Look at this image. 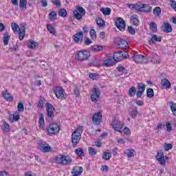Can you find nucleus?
<instances>
[{
	"instance_id": "obj_60",
	"label": "nucleus",
	"mask_w": 176,
	"mask_h": 176,
	"mask_svg": "<svg viewBox=\"0 0 176 176\" xmlns=\"http://www.w3.org/2000/svg\"><path fill=\"white\" fill-rule=\"evenodd\" d=\"M89 78L90 79H93V80H97V78H98V75H97L96 74L91 73L89 74Z\"/></svg>"
},
{
	"instance_id": "obj_17",
	"label": "nucleus",
	"mask_w": 176,
	"mask_h": 176,
	"mask_svg": "<svg viewBox=\"0 0 176 176\" xmlns=\"http://www.w3.org/2000/svg\"><path fill=\"white\" fill-rule=\"evenodd\" d=\"M83 173V168L80 166H76L72 170V174L73 176H79Z\"/></svg>"
},
{
	"instance_id": "obj_40",
	"label": "nucleus",
	"mask_w": 176,
	"mask_h": 176,
	"mask_svg": "<svg viewBox=\"0 0 176 176\" xmlns=\"http://www.w3.org/2000/svg\"><path fill=\"white\" fill-rule=\"evenodd\" d=\"M135 93H137V89L134 87H131L129 90V97H133L135 96Z\"/></svg>"
},
{
	"instance_id": "obj_20",
	"label": "nucleus",
	"mask_w": 176,
	"mask_h": 176,
	"mask_svg": "<svg viewBox=\"0 0 176 176\" xmlns=\"http://www.w3.org/2000/svg\"><path fill=\"white\" fill-rule=\"evenodd\" d=\"M161 85L162 87H165V89H170L171 87V82L168 79L164 78L161 80Z\"/></svg>"
},
{
	"instance_id": "obj_33",
	"label": "nucleus",
	"mask_w": 176,
	"mask_h": 176,
	"mask_svg": "<svg viewBox=\"0 0 176 176\" xmlns=\"http://www.w3.org/2000/svg\"><path fill=\"white\" fill-rule=\"evenodd\" d=\"M48 16L51 21H56V20L57 19V13H56V12L54 11H52L51 12H50Z\"/></svg>"
},
{
	"instance_id": "obj_19",
	"label": "nucleus",
	"mask_w": 176,
	"mask_h": 176,
	"mask_svg": "<svg viewBox=\"0 0 176 176\" xmlns=\"http://www.w3.org/2000/svg\"><path fill=\"white\" fill-rule=\"evenodd\" d=\"M157 42H162V37L156 35H152L151 40L149 41L150 45H153Z\"/></svg>"
},
{
	"instance_id": "obj_37",
	"label": "nucleus",
	"mask_w": 176,
	"mask_h": 176,
	"mask_svg": "<svg viewBox=\"0 0 176 176\" xmlns=\"http://www.w3.org/2000/svg\"><path fill=\"white\" fill-rule=\"evenodd\" d=\"M58 14L60 17H67V10L64 8L59 9Z\"/></svg>"
},
{
	"instance_id": "obj_5",
	"label": "nucleus",
	"mask_w": 176,
	"mask_h": 176,
	"mask_svg": "<svg viewBox=\"0 0 176 176\" xmlns=\"http://www.w3.org/2000/svg\"><path fill=\"white\" fill-rule=\"evenodd\" d=\"M115 25L120 31H125L126 30V22H124V19L121 17L117 18L115 21Z\"/></svg>"
},
{
	"instance_id": "obj_50",
	"label": "nucleus",
	"mask_w": 176,
	"mask_h": 176,
	"mask_svg": "<svg viewBox=\"0 0 176 176\" xmlns=\"http://www.w3.org/2000/svg\"><path fill=\"white\" fill-rule=\"evenodd\" d=\"M17 109L19 112H24V104L21 102L18 103Z\"/></svg>"
},
{
	"instance_id": "obj_32",
	"label": "nucleus",
	"mask_w": 176,
	"mask_h": 176,
	"mask_svg": "<svg viewBox=\"0 0 176 176\" xmlns=\"http://www.w3.org/2000/svg\"><path fill=\"white\" fill-rule=\"evenodd\" d=\"M2 130L4 133H9L10 131V125L8 124V122H4L3 124L2 125Z\"/></svg>"
},
{
	"instance_id": "obj_38",
	"label": "nucleus",
	"mask_w": 176,
	"mask_h": 176,
	"mask_svg": "<svg viewBox=\"0 0 176 176\" xmlns=\"http://www.w3.org/2000/svg\"><path fill=\"white\" fill-rule=\"evenodd\" d=\"M150 30L152 32H157V24L155 22L150 23Z\"/></svg>"
},
{
	"instance_id": "obj_6",
	"label": "nucleus",
	"mask_w": 176,
	"mask_h": 176,
	"mask_svg": "<svg viewBox=\"0 0 176 176\" xmlns=\"http://www.w3.org/2000/svg\"><path fill=\"white\" fill-rule=\"evenodd\" d=\"M100 89L98 88H93L91 91V100L93 102H97L100 100Z\"/></svg>"
},
{
	"instance_id": "obj_62",
	"label": "nucleus",
	"mask_w": 176,
	"mask_h": 176,
	"mask_svg": "<svg viewBox=\"0 0 176 176\" xmlns=\"http://www.w3.org/2000/svg\"><path fill=\"white\" fill-rule=\"evenodd\" d=\"M128 31L132 35H134L135 34V30H134V28H133L132 26H129L128 27Z\"/></svg>"
},
{
	"instance_id": "obj_3",
	"label": "nucleus",
	"mask_w": 176,
	"mask_h": 176,
	"mask_svg": "<svg viewBox=\"0 0 176 176\" xmlns=\"http://www.w3.org/2000/svg\"><path fill=\"white\" fill-rule=\"evenodd\" d=\"M90 57V52L87 50L78 51L76 55V58L78 61H85V60H89Z\"/></svg>"
},
{
	"instance_id": "obj_35",
	"label": "nucleus",
	"mask_w": 176,
	"mask_h": 176,
	"mask_svg": "<svg viewBox=\"0 0 176 176\" xmlns=\"http://www.w3.org/2000/svg\"><path fill=\"white\" fill-rule=\"evenodd\" d=\"M11 27L14 34H19V32L20 31V28L19 27V25H17L16 23H12L11 24Z\"/></svg>"
},
{
	"instance_id": "obj_7",
	"label": "nucleus",
	"mask_w": 176,
	"mask_h": 176,
	"mask_svg": "<svg viewBox=\"0 0 176 176\" xmlns=\"http://www.w3.org/2000/svg\"><path fill=\"white\" fill-rule=\"evenodd\" d=\"M132 58L138 64H146L148 63V59L143 55H135Z\"/></svg>"
},
{
	"instance_id": "obj_8",
	"label": "nucleus",
	"mask_w": 176,
	"mask_h": 176,
	"mask_svg": "<svg viewBox=\"0 0 176 176\" xmlns=\"http://www.w3.org/2000/svg\"><path fill=\"white\" fill-rule=\"evenodd\" d=\"M45 107L48 118L53 119V118H54V107L50 103H46Z\"/></svg>"
},
{
	"instance_id": "obj_46",
	"label": "nucleus",
	"mask_w": 176,
	"mask_h": 176,
	"mask_svg": "<svg viewBox=\"0 0 176 176\" xmlns=\"http://www.w3.org/2000/svg\"><path fill=\"white\" fill-rule=\"evenodd\" d=\"M117 69L118 72H122V74H129V71L123 66H118Z\"/></svg>"
},
{
	"instance_id": "obj_15",
	"label": "nucleus",
	"mask_w": 176,
	"mask_h": 176,
	"mask_svg": "<svg viewBox=\"0 0 176 176\" xmlns=\"http://www.w3.org/2000/svg\"><path fill=\"white\" fill-rule=\"evenodd\" d=\"M73 41L75 42V43H82L83 41V32L80 31L79 32L76 33L73 36Z\"/></svg>"
},
{
	"instance_id": "obj_13",
	"label": "nucleus",
	"mask_w": 176,
	"mask_h": 176,
	"mask_svg": "<svg viewBox=\"0 0 176 176\" xmlns=\"http://www.w3.org/2000/svg\"><path fill=\"white\" fill-rule=\"evenodd\" d=\"M111 126L115 131H118V133L122 132V129H123V124L120 121L114 120L111 123Z\"/></svg>"
},
{
	"instance_id": "obj_49",
	"label": "nucleus",
	"mask_w": 176,
	"mask_h": 176,
	"mask_svg": "<svg viewBox=\"0 0 176 176\" xmlns=\"http://www.w3.org/2000/svg\"><path fill=\"white\" fill-rule=\"evenodd\" d=\"M134 149H126V156L128 157H133L134 156Z\"/></svg>"
},
{
	"instance_id": "obj_56",
	"label": "nucleus",
	"mask_w": 176,
	"mask_h": 176,
	"mask_svg": "<svg viewBox=\"0 0 176 176\" xmlns=\"http://www.w3.org/2000/svg\"><path fill=\"white\" fill-rule=\"evenodd\" d=\"M89 34L92 39H96V30L94 29H92L90 30Z\"/></svg>"
},
{
	"instance_id": "obj_21",
	"label": "nucleus",
	"mask_w": 176,
	"mask_h": 176,
	"mask_svg": "<svg viewBox=\"0 0 176 176\" xmlns=\"http://www.w3.org/2000/svg\"><path fill=\"white\" fill-rule=\"evenodd\" d=\"M151 63H154V64H160V58H159V56L157 54L153 53L151 54Z\"/></svg>"
},
{
	"instance_id": "obj_1",
	"label": "nucleus",
	"mask_w": 176,
	"mask_h": 176,
	"mask_svg": "<svg viewBox=\"0 0 176 176\" xmlns=\"http://www.w3.org/2000/svg\"><path fill=\"white\" fill-rule=\"evenodd\" d=\"M128 8L133 10H138V12H144L149 13L152 11V7L147 4H142L141 3H136L133 4H127Z\"/></svg>"
},
{
	"instance_id": "obj_45",
	"label": "nucleus",
	"mask_w": 176,
	"mask_h": 176,
	"mask_svg": "<svg viewBox=\"0 0 176 176\" xmlns=\"http://www.w3.org/2000/svg\"><path fill=\"white\" fill-rule=\"evenodd\" d=\"M41 147L43 148V152H50L51 151L50 146L47 144H41Z\"/></svg>"
},
{
	"instance_id": "obj_63",
	"label": "nucleus",
	"mask_w": 176,
	"mask_h": 176,
	"mask_svg": "<svg viewBox=\"0 0 176 176\" xmlns=\"http://www.w3.org/2000/svg\"><path fill=\"white\" fill-rule=\"evenodd\" d=\"M166 131L170 132L173 130V127H171V124L170 122H166Z\"/></svg>"
},
{
	"instance_id": "obj_52",
	"label": "nucleus",
	"mask_w": 176,
	"mask_h": 176,
	"mask_svg": "<svg viewBox=\"0 0 176 176\" xmlns=\"http://www.w3.org/2000/svg\"><path fill=\"white\" fill-rule=\"evenodd\" d=\"M20 120V115H13L12 118V117L10 118V120L11 122H17L18 120Z\"/></svg>"
},
{
	"instance_id": "obj_57",
	"label": "nucleus",
	"mask_w": 176,
	"mask_h": 176,
	"mask_svg": "<svg viewBox=\"0 0 176 176\" xmlns=\"http://www.w3.org/2000/svg\"><path fill=\"white\" fill-rule=\"evenodd\" d=\"M52 2L55 6H57L58 8H60L61 6V2H60V0H52Z\"/></svg>"
},
{
	"instance_id": "obj_18",
	"label": "nucleus",
	"mask_w": 176,
	"mask_h": 176,
	"mask_svg": "<svg viewBox=\"0 0 176 176\" xmlns=\"http://www.w3.org/2000/svg\"><path fill=\"white\" fill-rule=\"evenodd\" d=\"M113 59H114V61H122V60H124V56H123V52L114 53Z\"/></svg>"
},
{
	"instance_id": "obj_22",
	"label": "nucleus",
	"mask_w": 176,
	"mask_h": 176,
	"mask_svg": "<svg viewBox=\"0 0 176 176\" xmlns=\"http://www.w3.org/2000/svg\"><path fill=\"white\" fill-rule=\"evenodd\" d=\"M54 160L55 163H56L57 164H62V166H63L64 155H58L55 157Z\"/></svg>"
},
{
	"instance_id": "obj_11",
	"label": "nucleus",
	"mask_w": 176,
	"mask_h": 176,
	"mask_svg": "<svg viewBox=\"0 0 176 176\" xmlns=\"http://www.w3.org/2000/svg\"><path fill=\"white\" fill-rule=\"evenodd\" d=\"M155 157L161 166H163V167L166 166V159L164 158L163 151H159Z\"/></svg>"
},
{
	"instance_id": "obj_61",
	"label": "nucleus",
	"mask_w": 176,
	"mask_h": 176,
	"mask_svg": "<svg viewBox=\"0 0 176 176\" xmlns=\"http://www.w3.org/2000/svg\"><path fill=\"white\" fill-rule=\"evenodd\" d=\"M164 127H166V125L164 124L159 122L157 126V130H158L157 131H159V130H162V129H164Z\"/></svg>"
},
{
	"instance_id": "obj_58",
	"label": "nucleus",
	"mask_w": 176,
	"mask_h": 176,
	"mask_svg": "<svg viewBox=\"0 0 176 176\" xmlns=\"http://www.w3.org/2000/svg\"><path fill=\"white\" fill-rule=\"evenodd\" d=\"M164 146L165 151H170V149H173V144H165Z\"/></svg>"
},
{
	"instance_id": "obj_47",
	"label": "nucleus",
	"mask_w": 176,
	"mask_h": 176,
	"mask_svg": "<svg viewBox=\"0 0 176 176\" xmlns=\"http://www.w3.org/2000/svg\"><path fill=\"white\" fill-rule=\"evenodd\" d=\"M91 49L94 52H101L102 50V46L95 45L91 47Z\"/></svg>"
},
{
	"instance_id": "obj_54",
	"label": "nucleus",
	"mask_w": 176,
	"mask_h": 176,
	"mask_svg": "<svg viewBox=\"0 0 176 176\" xmlns=\"http://www.w3.org/2000/svg\"><path fill=\"white\" fill-rule=\"evenodd\" d=\"M88 151H89V155H97V150H95V148L93 147H89L88 148Z\"/></svg>"
},
{
	"instance_id": "obj_14",
	"label": "nucleus",
	"mask_w": 176,
	"mask_h": 176,
	"mask_svg": "<svg viewBox=\"0 0 176 176\" xmlns=\"http://www.w3.org/2000/svg\"><path fill=\"white\" fill-rule=\"evenodd\" d=\"M138 91L136 93V96L138 98H141L144 91H145V85L142 83H138Z\"/></svg>"
},
{
	"instance_id": "obj_4",
	"label": "nucleus",
	"mask_w": 176,
	"mask_h": 176,
	"mask_svg": "<svg viewBox=\"0 0 176 176\" xmlns=\"http://www.w3.org/2000/svg\"><path fill=\"white\" fill-rule=\"evenodd\" d=\"M115 42L119 49H129V43L126 40L117 37L115 39Z\"/></svg>"
},
{
	"instance_id": "obj_51",
	"label": "nucleus",
	"mask_w": 176,
	"mask_h": 176,
	"mask_svg": "<svg viewBox=\"0 0 176 176\" xmlns=\"http://www.w3.org/2000/svg\"><path fill=\"white\" fill-rule=\"evenodd\" d=\"M96 23L98 25H99V27H104L105 25V22L104 20L101 19V18H99L96 20Z\"/></svg>"
},
{
	"instance_id": "obj_9",
	"label": "nucleus",
	"mask_w": 176,
	"mask_h": 176,
	"mask_svg": "<svg viewBox=\"0 0 176 176\" xmlns=\"http://www.w3.org/2000/svg\"><path fill=\"white\" fill-rule=\"evenodd\" d=\"M55 96L58 100H63L65 96V91L61 87H56L54 91Z\"/></svg>"
},
{
	"instance_id": "obj_10",
	"label": "nucleus",
	"mask_w": 176,
	"mask_h": 176,
	"mask_svg": "<svg viewBox=\"0 0 176 176\" xmlns=\"http://www.w3.org/2000/svg\"><path fill=\"white\" fill-rule=\"evenodd\" d=\"M60 131V126L56 123L52 122L50 124L48 129L49 134H56Z\"/></svg>"
},
{
	"instance_id": "obj_23",
	"label": "nucleus",
	"mask_w": 176,
	"mask_h": 176,
	"mask_svg": "<svg viewBox=\"0 0 176 176\" xmlns=\"http://www.w3.org/2000/svg\"><path fill=\"white\" fill-rule=\"evenodd\" d=\"M9 41H10V35H9L8 32L4 33L3 37V42L5 46H8V45H9Z\"/></svg>"
},
{
	"instance_id": "obj_48",
	"label": "nucleus",
	"mask_w": 176,
	"mask_h": 176,
	"mask_svg": "<svg viewBox=\"0 0 176 176\" xmlns=\"http://www.w3.org/2000/svg\"><path fill=\"white\" fill-rule=\"evenodd\" d=\"M77 12H78V13L81 14H83L84 16L85 14H86V11L85 10V8L80 6H77Z\"/></svg>"
},
{
	"instance_id": "obj_59",
	"label": "nucleus",
	"mask_w": 176,
	"mask_h": 176,
	"mask_svg": "<svg viewBox=\"0 0 176 176\" xmlns=\"http://www.w3.org/2000/svg\"><path fill=\"white\" fill-rule=\"evenodd\" d=\"M171 3H170V6L171 8L174 10L175 12H176V1L174 0H170Z\"/></svg>"
},
{
	"instance_id": "obj_12",
	"label": "nucleus",
	"mask_w": 176,
	"mask_h": 176,
	"mask_svg": "<svg viewBox=\"0 0 176 176\" xmlns=\"http://www.w3.org/2000/svg\"><path fill=\"white\" fill-rule=\"evenodd\" d=\"M92 122L94 124H100L101 122H102V114L101 112L96 113L93 118H92Z\"/></svg>"
},
{
	"instance_id": "obj_31",
	"label": "nucleus",
	"mask_w": 176,
	"mask_h": 176,
	"mask_svg": "<svg viewBox=\"0 0 176 176\" xmlns=\"http://www.w3.org/2000/svg\"><path fill=\"white\" fill-rule=\"evenodd\" d=\"M111 157H112V155L109 153V151L107 150L103 152L102 159H104V160H109Z\"/></svg>"
},
{
	"instance_id": "obj_41",
	"label": "nucleus",
	"mask_w": 176,
	"mask_h": 176,
	"mask_svg": "<svg viewBox=\"0 0 176 176\" xmlns=\"http://www.w3.org/2000/svg\"><path fill=\"white\" fill-rule=\"evenodd\" d=\"M47 30H49L50 34H52L53 35H56V29H54V28L52 25L47 24Z\"/></svg>"
},
{
	"instance_id": "obj_24",
	"label": "nucleus",
	"mask_w": 176,
	"mask_h": 176,
	"mask_svg": "<svg viewBox=\"0 0 176 176\" xmlns=\"http://www.w3.org/2000/svg\"><path fill=\"white\" fill-rule=\"evenodd\" d=\"M72 163V159L68 155H63V166H68Z\"/></svg>"
},
{
	"instance_id": "obj_39",
	"label": "nucleus",
	"mask_w": 176,
	"mask_h": 176,
	"mask_svg": "<svg viewBox=\"0 0 176 176\" xmlns=\"http://www.w3.org/2000/svg\"><path fill=\"white\" fill-rule=\"evenodd\" d=\"M100 12H102V14L104 16H109V14H111V8H101Z\"/></svg>"
},
{
	"instance_id": "obj_64",
	"label": "nucleus",
	"mask_w": 176,
	"mask_h": 176,
	"mask_svg": "<svg viewBox=\"0 0 176 176\" xmlns=\"http://www.w3.org/2000/svg\"><path fill=\"white\" fill-rule=\"evenodd\" d=\"M123 132L124 133V134H131V132H130V129H128L127 127H125L123 130Z\"/></svg>"
},
{
	"instance_id": "obj_34",
	"label": "nucleus",
	"mask_w": 176,
	"mask_h": 176,
	"mask_svg": "<svg viewBox=\"0 0 176 176\" xmlns=\"http://www.w3.org/2000/svg\"><path fill=\"white\" fill-rule=\"evenodd\" d=\"M131 21L133 23V25H138L140 24V21H138V16L133 15L131 17Z\"/></svg>"
},
{
	"instance_id": "obj_2",
	"label": "nucleus",
	"mask_w": 176,
	"mask_h": 176,
	"mask_svg": "<svg viewBox=\"0 0 176 176\" xmlns=\"http://www.w3.org/2000/svg\"><path fill=\"white\" fill-rule=\"evenodd\" d=\"M82 133H83V126H80L72 134V142L73 146L79 144V141H80V138L82 137Z\"/></svg>"
},
{
	"instance_id": "obj_26",
	"label": "nucleus",
	"mask_w": 176,
	"mask_h": 176,
	"mask_svg": "<svg viewBox=\"0 0 176 176\" xmlns=\"http://www.w3.org/2000/svg\"><path fill=\"white\" fill-rule=\"evenodd\" d=\"M38 126L40 129H43V127H45V118L43 117V113H41L39 116Z\"/></svg>"
},
{
	"instance_id": "obj_55",
	"label": "nucleus",
	"mask_w": 176,
	"mask_h": 176,
	"mask_svg": "<svg viewBox=\"0 0 176 176\" xmlns=\"http://www.w3.org/2000/svg\"><path fill=\"white\" fill-rule=\"evenodd\" d=\"M75 152L78 156H85L83 150L82 148L76 149Z\"/></svg>"
},
{
	"instance_id": "obj_30",
	"label": "nucleus",
	"mask_w": 176,
	"mask_h": 176,
	"mask_svg": "<svg viewBox=\"0 0 176 176\" xmlns=\"http://www.w3.org/2000/svg\"><path fill=\"white\" fill-rule=\"evenodd\" d=\"M19 8L22 10H25L27 9V0H20Z\"/></svg>"
},
{
	"instance_id": "obj_29",
	"label": "nucleus",
	"mask_w": 176,
	"mask_h": 176,
	"mask_svg": "<svg viewBox=\"0 0 176 176\" xmlns=\"http://www.w3.org/2000/svg\"><path fill=\"white\" fill-rule=\"evenodd\" d=\"M169 107L172 111L173 115H174V116H176V103L173 101H170Z\"/></svg>"
},
{
	"instance_id": "obj_36",
	"label": "nucleus",
	"mask_w": 176,
	"mask_h": 176,
	"mask_svg": "<svg viewBox=\"0 0 176 176\" xmlns=\"http://www.w3.org/2000/svg\"><path fill=\"white\" fill-rule=\"evenodd\" d=\"M73 14H74L75 19H76L77 20H82L83 16H85V15L79 13V11H78V10H74L73 12Z\"/></svg>"
},
{
	"instance_id": "obj_25",
	"label": "nucleus",
	"mask_w": 176,
	"mask_h": 176,
	"mask_svg": "<svg viewBox=\"0 0 176 176\" xmlns=\"http://www.w3.org/2000/svg\"><path fill=\"white\" fill-rule=\"evenodd\" d=\"M173 31V28L171 27V25L168 23V22L164 23V32H171Z\"/></svg>"
},
{
	"instance_id": "obj_42",
	"label": "nucleus",
	"mask_w": 176,
	"mask_h": 176,
	"mask_svg": "<svg viewBox=\"0 0 176 176\" xmlns=\"http://www.w3.org/2000/svg\"><path fill=\"white\" fill-rule=\"evenodd\" d=\"M3 96L6 101H13V96H10V94H6V92H3Z\"/></svg>"
},
{
	"instance_id": "obj_28",
	"label": "nucleus",
	"mask_w": 176,
	"mask_h": 176,
	"mask_svg": "<svg viewBox=\"0 0 176 176\" xmlns=\"http://www.w3.org/2000/svg\"><path fill=\"white\" fill-rule=\"evenodd\" d=\"M113 64H115V60L113 58L105 60L103 63L104 67H111V65H113Z\"/></svg>"
},
{
	"instance_id": "obj_16",
	"label": "nucleus",
	"mask_w": 176,
	"mask_h": 176,
	"mask_svg": "<svg viewBox=\"0 0 176 176\" xmlns=\"http://www.w3.org/2000/svg\"><path fill=\"white\" fill-rule=\"evenodd\" d=\"M19 41H23L24 36H25V24L23 23L18 32Z\"/></svg>"
},
{
	"instance_id": "obj_53",
	"label": "nucleus",
	"mask_w": 176,
	"mask_h": 176,
	"mask_svg": "<svg viewBox=\"0 0 176 176\" xmlns=\"http://www.w3.org/2000/svg\"><path fill=\"white\" fill-rule=\"evenodd\" d=\"M138 111L137 110V107L133 109V110L130 112V115L132 118H135L137 116V113Z\"/></svg>"
},
{
	"instance_id": "obj_43",
	"label": "nucleus",
	"mask_w": 176,
	"mask_h": 176,
	"mask_svg": "<svg viewBox=\"0 0 176 176\" xmlns=\"http://www.w3.org/2000/svg\"><path fill=\"white\" fill-rule=\"evenodd\" d=\"M28 46L30 49H34L35 47H36V46H38V43L34 41H30V43H28Z\"/></svg>"
},
{
	"instance_id": "obj_44",
	"label": "nucleus",
	"mask_w": 176,
	"mask_h": 176,
	"mask_svg": "<svg viewBox=\"0 0 176 176\" xmlns=\"http://www.w3.org/2000/svg\"><path fill=\"white\" fill-rule=\"evenodd\" d=\"M155 94V92L153 91V89L149 88L147 89L146 95L148 98H152Z\"/></svg>"
},
{
	"instance_id": "obj_27",
	"label": "nucleus",
	"mask_w": 176,
	"mask_h": 176,
	"mask_svg": "<svg viewBox=\"0 0 176 176\" xmlns=\"http://www.w3.org/2000/svg\"><path fill=\"white\" fill-rule=\"evenodd\" d=\"M153 13L156 17H160L162 16V8L160 7H155L153 10Z\"/></svg>"
}]
</instances>
